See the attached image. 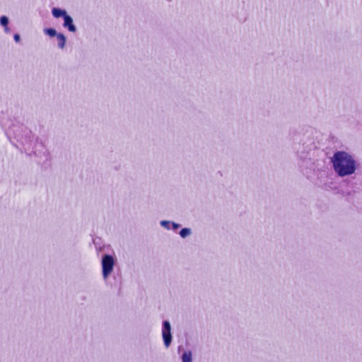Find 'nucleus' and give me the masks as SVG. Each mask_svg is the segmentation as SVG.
<instances>
[{
  "instance_id": "1",
  "label": "nucleus",
  "mask_w": 362,
  "mask_h": 362,
  "mask_svg": "<svg viewBox=\"0 0 362 362\" xmlns=\"http://www.w3.org/2000/svg\"><path fill=\"white\" fill-rule=\"evenodd\" d=\"M333 167L337 174L344 177L353 174L356 170V163L351 155L344 151H337L332 159Z\"/></svg>"
},
{
  "instance_id": "2",
  "label": "nucleus",
  "mask_w": 362,
  "mask_h": 362,
  "mask_svg": "<svg viewBox=\"0 0 362 362\" xmlns=\"http://www.w3.org/2000/svg\"><path fill=\"white\" fill-rule=\"evenodd\" d=\"M114 258L109 255L103 256L102 259L103 275L107 278L112 272L114 267Z\"/></svg>"
},
{
  "instance_id": "3",
  "label": "nucleus",
  "mask_w": 362,
  "mask_h": 362,
  "mask_svg": "<svg viewBox=\"0 0 362 362\" xmlns=\"http://www.w3.org/2000/svg\"><path fill=\"white\" fill-rule=\"evenodd\" d=\"M170 329V322L168 321H164L163 324L162 335L166 347L169 346L172 340Z\"/></svg>"
},
{
  "instance_id": "4",
  "label": "nucleus",
  "mask_w": 362,
  "mask_h": 362,
  "mask_svg": "<svg viewBox=\"0 0 362 362\" xmlns=\"http://www.w3.org/2000/svg\"><path fill=\"white\" fill-rule=\"evenodd\" d=\"M64 25H63L64 27L67 28L70 32H73V33L76 32V29L75 25L73 23L72 18L70 16L66 15L64 18Z\"/></svg>"
},
{
  "instance_id": "5",
  "label": "nucleus",
  "mask_w": 362,
  "mask_h": 362,
  "mask_svg": "<svg viewBox=\"0 0 362 362\" xmlns=\"http://www.w3.org/2000/svg\"><path fill=\"white\" fill-rule=\"evenodd\" d=\"M52 13L55 18H64L67 15L66 11L62 10L58 8H53L52 10Z\"/></svg>"
},
{
  "instance_id": "6",
  "label": "nucleus",
  "mask_w": 362,
  "mask_h": 362,
  "mask_svg": "<svg viewBox=\"0 0 362 362\" xmlns=\"http://www.w3.org/2000/svg\"><path fill=\"white\" fill-rule=\"evenodd\" d=\"M56 37L58 40L59 47L61 49H63L65 47V44H66V37L62 33H58Z\"/></svg>"
},
{
  "instance_id": "7",
  "label": "nucleus",
  "mask_w": 362,
  "mask_h": 362,
  "mask_svg": "<svg viewBox=\"0 0 362 362\" xmlns=\"http://www.w3.org/2000/svg\"><path fill=\"white\" fill-rule=\"evenodd\" d=\"M182 362H192V352L185 351L182 356Z\"/></svg>"
},
{
  "instance_id": "8",
  "label": "nucleus",
  "mask_w": 362,
  "mask_h": 362,
  "mask_svg": "<svg viewBox=\"0 0 362 362\" xmlns=\"http://www.w3.org/2000/svg\"><path fill=\"white\" fill-rule=\"evenodd\" d=\"M0 23H1V25L5 28L6 31H7V30H8L7 25L8 23V18L5 16H1V19H0Z\"/></svg>"
},
{
  "instance_id": "9",
  "label": "nucleus",
  "mask_w": 362,
  "mask_h": 362,
  "mask_svg": "<svg viewBox=\"0 0 362 362\" xmlns=\"http://www.w3.org/2000/svg\"><path fill=\"white\" fill-rule=\"evenodd\" d=\"M45 33L49 35L50 37L57 36V35L58 34L54 28H46L45 30Z\"/></svg>"
},
{
  "instance_id": "10",
  "label": "nucleus",
  "mask_w": 362,
  "mask_h": 362,
  "mask_svg": "<svg viewBox=\"0 0 362 362\" xmlns=\"http://www.w3.org/2000/svg\"><path fill=\"white\" fill-rule=\"evenodd\" d=\"M190 233V230L189 229L185 228H182L180 232V234L181 235V237L182 238H185L186 236H187Z\"/></svg>"
},
{
  "instance_id": "11",
  "label": "nucleus",
  "mask_w": 362,
  "mask_h": 362,
  "mask_svg": "<svg viewBox=\"0 0 362 362\" xmlns=\"http://www.w3.org/2000/svg\"><path fill=\"white\" fill-rule=\"evenodd\" d=\"M14 40H15V41H16V42H20V40H21V36H20V35H18V34H16V35H14Z\"/></svg>"
}]
</instances>
